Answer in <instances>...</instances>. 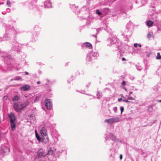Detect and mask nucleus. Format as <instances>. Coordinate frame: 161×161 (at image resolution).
<instances>
[{"label":"nucleus","instance_id":"f257e3e1","mask_svg":"<svg viewBox=\"0 0 161 161\" xmlns=\"http://www.w3.org/2000/svg\"><path fill=\"white\" fill-rule=\"evenodd\" d=\"M28 101L25 102L22 104L20 103H14L13 107L15 110L17 112H19L21 110L25 108L28 104Z\"/></svg>","mask_w":161,"mask_h":161},{"label":"nucleus","instance_id":"f03ea898","mask_svg":"<svg viewBox=\"0 0 161 161\" xmlns=\"http://www.w3.org/2000/svg\"><path fill=\"white\" fill-rule=\"evenodd\" d=\"M8 116L10 119L11 130L12 131H14L16 126L15 121L16 119V117L13 113L8 114Z\"/></svg>","mask_w":161,"mask_h":161},{"label":"nucleus","instance_id":"7ed1b4c3","mask_svg":"<svg viewBox=\"0 0 161 161\" xmlns=\"http://www.w3.org/2000/svg\"><path fill=\"white\" fill-rule=\"evenodd\" d=\"M119 121V118L118 117L109 119H106L105 120V122L108 123L109 124H112L114 123L117 122Z\"/></svg>","mask_w":161,"mask_h":161},{"label":"nucleus","instance_id":"20e7f679","mask_svg":"<svg viewBox=\"0 0 161 161\" xmlns=\"http://www.w3.org/2000/svg\"><path fill=\"white\" fill-rule=\"evenodd\" d=\"M47 154H45L44 150L42 149H41L38 150L37 152V156L38 158H41L43 156H45Z\"/></svg>","mask_w":161,"mask_h":161},{"label":"nucleus","instance_id":"39448f33","mask_svg":"<svg viewBox=\"0 0 161 161\" xmlns=\"http://www.w3.org/2000/svg\"><path fill=\"white\" fill-rule=\"evenodd\" d=\"M47 131L44 127H43L40 130V132L42 136H44L47 135Z\"/></svg>","mask_w":161,"mask_h":161},{"label":"nucleus","instance_id":"423d86ee","mask_svg":"<svg viewBox=\"0 0 161 161\" xmlns=\"http://www.w3.org/2000/svg\"><path fill=\"white\" fill-rule=\"evenodd\" d=\"M42 136L41 142L42 143L46 144L49 142V139L47 135Z\"/></svg>","mask_w":161,"mask_h":161},{"label":"nucleus","instance_id":"0eeeda50","mask_svg":"<svg viewBox=\"0 0 161 161\" xmlns=\"http://www.w3.org/2000/svg\"><path fill=\"white\" fill-rule=\"evenodd\" d=\"M51 103L50 100L49 99H47L45 100V106L48 109H50L51 108Z\"/></svg>","mask_w":161,"mask_h":161},{"label":"nucleus","instance_id":"6e6552de","mask_svg":"<svg viewBox=\"0 0 161 161\" xmlns=\"http://www.w3.org/2000/svg\"><path fill=\"white\" fill-rule=\"evenodd\" d=\"M30 86L28 85H25L20 88V89L23 91H26L30 89Z\"/></svg>","mask_w":161,"mask_h":161},{"label":"nucleus","instance_id":"1a4fd4ad","mask_svg":"<svg viewBox=\"0 0 161 161\" xmlns=\"http://www.w3.org/2000/svg\"><path fill=\"white\" fill-rule=\"evenodd\" d=\"M83 46L89 49H91L92 48V45L91 43L87 42L84 43Z\"/></svg>","mask_w":161,"mask_h":161},{"label":"nucleus","instance_id":"9d476101","mask_svg":"<svg viewBox=\"0 0 161 161\" xmlns=\"http://www.w3.org/2000/svg\"><path fill=\"white\" fill-rule=\"evenodd\" d=\"M153 23V22L150 20H148L147 22V25L149 27L152 26Z\"/></svg>","mask_w":161,"mask_h":161},{"label":"nucleus","instance_id":"9b49d317","mask_svg":"<svg viewBox=\"0 0 161 161\" xmlns=\"http://www.w3.org/2000/svg\"><path fill=\"white\" fill-rule=\"evenodd\" d=\"M53 150H52V149L51 148H50L49 150L48 151V152L47 153V155H52L53 154Z\"/></svg>","mask_w":161,"mask_h":161},{"label":"nucleus","instance_id":"f8f14e48","mask_svg":"<svg viewBox=\"0 0 161 161\" xmlns=\"http://www.w3.org/2000/svg\"><path fill=\"white\" fill-rule=\"evenodd\" d=\"M20 100V98L19 97L17 96H15L13 98V100L14 101H18Z\"/></svg>","mask_w":161,"mask_h":161},{"label":"nucleus","instance_id":"ddd939ff","mask_svg":"<svg viewBox=\"0 0 161 161\" xmlns=\"http://www.w3.org/2000/svg\"><path fill=\"white\" fill-rule=\"evenodd\" d=\"M156 59H161V56L160 55V54L159 53H157V55L156 57Z\"/></svg>","mask_w":161,"mask_h":161},{"label":"nucleus","instance_id":"4468645a","mask_svg":"<svg viewBox=\"0 0 161 161\" xmlns=\"http://www.w3.org/2000/svg\"><path fill=\"white\" fill-rule=\"evenodd\" d=\"M36 137L37 140L39 141H40L41 140L40 137H39L37 133L36 132Z\"/></svg>","mask_w":161,"mask_h":161},{"label":"nucleus","instance_id":"2eb2a0df","mask_svg":"<svg viewBox=\"0 0 161 161\" xmlns=\"http://www.w3.org/2000/svg\"><path fill=\"white\" fill-rule=\"evenodd\" d=\"M153 33L151 32H149L147 34V36L148 38H150L152 36Z\"/></svg>","mask_w":161,"mask_h":161},{"label":"nucleus","instance_id":"dca6fc26","mask_svg":"<svg viewBox=\"0 0 161 161\" xmlns=\"http://www.w3.org/2000/svg\"><path fill=\"white\" fill-rule=\"evenodd\" d=\"M96 13L97 14L99 15H100L102 14V13L99 12L98 9H97L96 11Z\"/></svg>","mask_w":161,"mask_h":161},{"label":"nucleus","instance_id":"f3484780","mask_svg":"<svg viewBox=\"0 0 161 161\" xmlns=\"http://www.w3.org/2000/svg\"><path fill=\"white\" fill-rule=\"evenodd\" d=\"M10 2L9 1H8L7 2V4L9 6H10Z\"/></svg>","mask_w":161,"mask_h":161},{"label":"nucleus","instance_id":"a211bd4d","mask_svg":"<svg viewBox=\"0 0 161 161\" xmlns=\"http://www.w3.org/2000/svg\"><path fill=\"white\" fill-rule=\"evenodd\" d=\"M113 109L115 112H116L117 110V107H114L113 108Z\"/></svg>","mask_w":161,"mask_h":161},{"label":"nucleus","instance_id":"6ab92c4d","mask_svg":"<svg viewBox=\"0 0 161 161\" xmlns=\"http://www.w3.org/2000/svg\"><path fill=\"white\" fill-rule=\"evenodd\" d=\"M128 100H134V98L132 97H128Z\"/></svg>","mask_w":161,"mask_h":161},{"label":"nucleus","instance_id":"aec40b11","mask_svg":"<svg viewBox=\"0 0 161 161\" xmlns=\"http://www.w3.org/2000/svg\"><path fill=\"white\" fill-rule=\"evenodd\" d=\"M121 111V113L122 114L124 110V108L123 107H121L120 108Z\"/></svg>","mask_w":161,"mask_h":161},{"label":"nucleus","instance_id":"412c9836","mask_svg":"<svg viewBox=\"0 0 161 161\" xmlns=\"http://www.w3.org/2000/svg\"><path fill=\"white\" fill-rule=\"evenodd\" d=\"M123 101L124 102H125L126 103L130 102V101H129L128 100H123Z\"/></svg>","mask_w":161,"mask_h":161},{"label":"nucleus","instance_id":"4be33fe9","mask_svg":"<svg viewBox=\"0 0 161 161\" xmlns=\"http://www.w3.org/2000/svg\"><path fill=\"white\" fill-rule=\"evenodd\" d=\"M122 84L123 85H125V81H123L122 82Z\"/></svg>","mask_w":161,"mask_h":161},{"label":"nucleus","instance_id":"5701e85b","mask_svg":"<svg viewBox=\"0 0 161 161\" xmlns=\"http://www.w3.org/2000/svg\"><path fill=\"white\" fill-rule=\"evenodd\" d=\"M19 77H17L15 78L14 80H19Z\"/></svg>","mask_w":161,"mask_h":161},{"label":"nucleus","instance_id":"b1692460","mask_svg":"<svg viewBox=\"0 0 161 161\" xmlns=\"http://www.w3.org/2000/svg\"><path fill=\"white\" fill-rule=\"evenodd\" d=\"M7 96H4L3 97V100H5V99H6L7 98Z\"/></svg>","mask_w":161,"mask_h":161},{"label":"nucleus","instance_id":"393cba45","mask_svg":"<svg viewBox=\"0 0 161 161\" xmlns=\"http://www.w3.org/2000/svg\"><path fill=\"white\" fill-rule=\"evenodd\" d=\"M138 44L137 43H135L134 44V47H137Z\"/></svg>","mask_w":161,"mask_h":161},{"label":"nucleus","instance_id":"a878e982","mask_svg":"<svg viewBox=\"0 0 161 161\" xmlns=\"http://www.w3.org/2000/svg\"><path fill=\"white\" fill-rule=\"evenodd\" d=\"M120 159H122V154H120Z\"/></svg>","mask_w":161,"mask_h":161},{"label":"nucleus","instance_id":"bb28decb","mask_svg":"<svg viewBox=\"0 0 161 161\" xmlns=\"http://www.w3.org/2000/svg\"><path fill=\"white\" fill-rule=\"evenodd\" d=\"M122 100V98H119V99H118V101H119V102H120V101H121V100Z\"/></svg>","mask_w":161,"mask_h":161},{"label":"nucleus","instance_id":"cd10ccee","mask_svg":"<svg viewBox=\"0 0 161 161\" xmlns=\"http://www.w3.org/2000/svg\"><path fill=\"white\" fill-rule=\"evenodd\" d=\"M25 75H28L29 74V73L28 72H26V71L25 72Z\"/></svg>","mask_w":161,"mask_h":161},{"label":"nucleus","instance_id":"c85d7f7f","mask_svg":"<svg viewBox=\"0 0 161 161\" xmlns=\"http://www.w3.org/2000/svg\"><path fill=\"white\" fill-rule=\"evenodd\" d=\"M40 83H41V82H40V81H38V82H37V84H40Z\"/></svg>","mask_w":161,"mask_h":161},{"label":"nucleus","instance_id":"c756f323","mask_svg":"<svg viewBox=\"0 0 161 161\" xmlns=\"http://www.w3.org/2000/svg\"><path fill=\"white\" fill-rule=\"evenodd\" d=\"M125 58H122V61H125Z\"/></svg>","mask_w":161,"mask_h":161},{"label":"nucleus","instance_id":"7c9ffc66","mask_svg":"<svg viewBox=\"0 0 161 161\" xmlns=\"http://www.w3.org/2000/svg\"><path fill=\"white\" fill-rule=\"evenodd\" d=\"M138 46L140 47H141V45L140 44L138 45Z\"/></svg>","mask_w":161,"mask_h":161},{"label":"nucleus","instance_id":"2f4dec72","mask_svg":"<svg viewBox=\"0 0 161 161\" xmlns=\"http://www.w3.org/2000/svg\"><path fill=\"white\" fill-rule=\"evenodd\" d=\"M105 9H107V10H109V9L108 8H105Z\"/></svg>","mask_w":161,"mask_h":161},{"label":"nucleus","instance_id":"473e14b6","mask_svg":"<svg viewBox=\"0 0 161 161\" xmlns=\"http://www.w3.org/2000/svg\"><path fill=\"white\" fill-rule=\"evenodd\" d=\"M159 102H161V100H159Z\"/></svg>","mask_w":161,"mask_h":161},{"label":"nucleus","instance_id":"72a5a7b5","mask_svg":"<svg viewBox=\"0 0 161 161\" xmlns=\"http://www.w3.org/2000/svg\"><path fill=\"white\" fill-rule=\"evenodd\" d=\"M37 98H38V97H36V99H37Z\"/></svg>","mask_w":161,"mask_h":161},{"label":"nucleus","instance_id":"f704fd0d","mask_svg":"<svg viewBox=\"0 0 161 161\" xmlns=\"http://www.w3.org/2000/svg\"><path fill=\"white\" fill-rule=\"evenodd\" d=\"M125 90L126 91V90H126V89L125 88Z\"/></svg>","mask_w":161,"mask_h":161},{"label":"nucleus","instance_id":"c9c22d12","mask_svg":"<svg viewBox=\"0 0 161 161\" xmlns=\"http://www.w3.org/2000/svg\"><path fill=\"white\" fill-rule=\"evenodd\" d=\"M1 91V90H0V91Z\"/></svg>","mask_w":161,"mask_h":161}]
</instances>
